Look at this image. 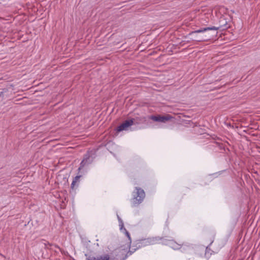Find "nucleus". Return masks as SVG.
I'll return each instance as SVG.
<instances>
[{"mask_svg": "<svg viewBox=\"0 0 260 260\" xmlns=\"http://www.w3.org/2000/svg\"><path fill=\"white\" fill-rule=\"evenodd\" d=\"M139 242V240L134 241L132 246L128 245L129 250L125 254L123 249L115 250L111 255L105 254L99 256L97 258L94 256H88L86 257V260H125L127 256L131 255L137 249L141 248L140 244L137 243Z\"/></svg>", "mask_w": 260, "mask_h": 260, "instance_id": "nucleus-1", "label": "nucleus"}, {"mask_svg": "<svg viewBox=\"0 0 260 260\" xmlns=\"http://www.w3.org/2000/svg\"><path fill=\"white\" fill-rule=\"evenodd\" d=\"M220 27H221V26H212L201 28L200 29L192 31L189 34V35H191L194 34L202 33V35L201 37L198 38L196 41L199 42L206 41L213 39L217 35V30L219 29Z\"/></svg>", "mask_w": 260, "mask_h": 260, "instance_id": "nucleus-2", "label": "nucleus"}, {"mask_svg": "<svg viewBox=\"0 0 260 260\" xmlns=\"http://www.w3.org/2000/svg\"><path fill=\"white\" fill-rule=\"evenodd\" d=\"M132 206L136 207L143 202L145 198L144 190L140 187H136L132 193Z\"/></svg>", "mask_w": 260, "mask_h": 260, "instance_id": "nucleus-3", "label": "nucleus"}, {"mask_svg": "<svg viewBox=\"0 0 260 260\" xmlns=\"http://www.w3.org/2000/svg\"><path fill=\"white\" fill-rule=\"evenodd\" d=\"M163 238L159 237H148L147 238H142L138 239L139 242L138 244H140L141 247L147 246L154 245L158 243L160 240H162ZM138 243V242H137Z\"/></svg>", "mask_w": 260, "mask_h": 260, "instance_id": "nucleus-4", "label": "nucleus"}, {"mask_svg": "<svg viewBox=\"0 0 260 260\" xmlns=\"http://www.w3.org/2000/svg\"><path fill=\"white\" fill-rule=\"evenodd\" d=\"M173 117L170 114H167L164 116L161 115H152L150 117V119L154 121L165 123L166 122L171 120Z\"/></svg>", "mask_w": 260, "mask_h": 260, "instance_id": "nucleus-5", "label": "nucleus"}, {"mask_svg": "<svg viewBox=\"0 0 260 260\" xmlns=\"http://www.w3.org/2000/svg\"><path fill=\"white\" fill-rule=\"evenodd\" d=\"M134 119L125 120L116 128L117 132H120L126 130L128 127L134 124Z\"/></svg>", "mask_w": 260, "mask_h": 260, "instance_id": "nucleus-6", "label": "nucleus"}, {"mask_svg": "<svg viewBox=\"0 0 260 260\" xmlns=\"http://www.w3.org/2000/svg\"><path fill=\"white\" fill-rule=\"evenodd\" d=\"M90 156L89 154H86L84 155V158L81 161L80 164V167H79L78 170L79 172L81 171L82 169L85 166L88 165L91 163V161L89 160Z\"/></svg>", "mask_w": 260, "mask_h": 260, "instance_id": "nucleus-7", "label": "nucleus"}, {"mask_svg": "<svg viewBox=\"0 0 260 260\" xmlns=\"http://www.w3.org/2000/svg\"><path fill=\"white\" fill-rule=\"evenodd\" d=\"M181 247L180 249L183 252H188L193 249V246L192 244L188 243H183L181 244Z\"/></svg>", "mask_w": 260, "mask_h": 260, "instance_id": "nucleus-8", "label": "nucleus"}, {"mask_svg": "<svg viewBox=\"0 0 260 260\" xmlns=\"http://www.w3.org/2000/svg\"><path fill=\"white\" fill-rule=\"evenodd\" d=\"M167 244L169 245L174 250L180 249L181 247V244H179L173 240H169Z\"/></svg>", "mask_w": 260, "mask_h": 260, "instance_id": "nucleus-9", "label": "nucleus"}, {"mask_svg": "<svg viewBox=\"0 0 260 260\" xmlns=\"http://www.w3.org/2000/svg\"><path fill=\"white\" fill-rule=\"evenodd\" d=\"M81 175H77L74 178L73 180L71 185V188L72 189H74L78 187L79 185V179Z\"/></svg>", "mask_w": 260, "mask_h": 260, "instance_id": "nucleus-10", "label": "nucleus"}, {"mask_svg": "<svg viewBox=\"0 0 260 260\" xmlns=\"http://www.w3.org/2000/svg\"><path fill=\"white\" fill-rule=\"evenodd\" d=\"M123 231H124V233H125V236L127 237V238H128V243L130 244L132 242V239H131V236H130V234L129 233V232L126 230L125 228H124L123 227Z\"/></svg>", "mask_w": 260, "mask_h": 260, "instance_id": "nucleus-11", "label": "nucleus"}, {"mask_svg": "<svg viewBox=\"0 0 260 260\" xmlns=\"http://www.w3.org/2000/svg\"><path fill=\"white\" fill-rule=\"evenodd\" d=\"M117 218H118V222H119V227H120V230H122L123 229V226H124V223L123 222L122 220L119 216V215H117Z\"/></svg>", "mask_w": 260, "mask_h": 260, "instance_id": "nucleus-12", "label": "nucleus"}, {"mask_svg": "<svg viewBox=\"0 0 260 260\" xmlns=\"http://www.w3.org/2000/svg\"><path fill=\"white\" fill-rule=\"evenodd\" d=\"M42 244L44 245V247L46 249H49L50 246H51L52 245L49 243L48 242H43Z\"/></svg>", "mask_w": 260, "mask_h": 260, "instance_id": "nucleus-13", "label": "nucleus"}]
</instances>
